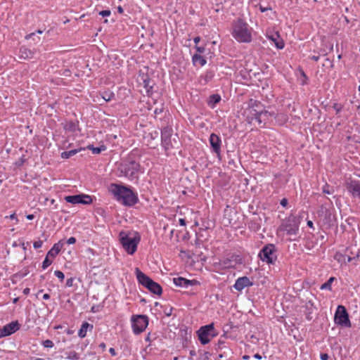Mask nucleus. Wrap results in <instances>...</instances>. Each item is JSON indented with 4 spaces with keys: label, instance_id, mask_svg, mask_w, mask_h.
<instances>
[{
    "label": "nucleus",
    "instance_id": "43",
    "mask_svg": "<svg viewBox=\"0 0 360 360\" xmlns=\"http://www.w3.org/2000/svg\"><path fill=\"white\" fill-rule=\"evenodd\" d=\"M8 217L9 219H15V220H16V222H18V219H17V217H16V214H15V213H13V214H11V215H10L9 217Z\"/></svg>",
    "mask_w": 360,
    "mask_h": 360
},
{
    "label": "nucleus",
    "instance_id": "42",
    "mask_svg": "<svg viewBox=\"0 0 360 360\" xmlns=\"http://www.w3.org/2000/svg\"><path fill=\"white\" fill-rule=\"evenodd\" d=\"M328 359V355L327 354H321V360H327Z\"/></svg>",
    "mask_w": 360,
    "mask_h": 360
},
{
    "label": "nucleus",
    "instance_id": "10",
    "mask_svg": "<svg viewBox=\"0 0 360 360\" xmlns=\"http://www.w3.org/2000/svg\"><path fill=\"white\" fill-rule=\"evenodd\" d=\"M133 332L139 334L145 330L148 325V319L145 315H133L131 318Z\"/></svg>",
    "mask_w": 360,
    "mask_h": 360
},
{
    "label": "nucleus",
    "instance_id": "36",
    "mask_svg": "<svg viewBox=\"0 0 360 360\" xmlns=\"http://www.w3.org/2000/svg\"><path fill=\"white\" fill-rule=\"evenodd\" d=\"M99 14L101 15H102L103 17H107V16H109L110 15V11H109V10H103V11H101L99 13Z\"/></svg>",
    "mask_w": 360,
    "mask_h": 360
},
{
    "label": "nucleus",
    "instance_id": "21",
    "mask_svg": "<svg viewBox=\"0 0 360 360\" xmlns=\"http://www.w3.org/2000/svg\"><path fill=\"white\" fill-rule=\"evenodd\" d=\"M33 56V53L31 50L26 47H21L20 49V56L24 59L31 58Z\"/></svg>",
    "mask_w": 360,
    "mask_h": 360
},
{
    "label": "nucleus",
    "instance_id": "30",
    "mask_svg": "<svg viewBox=\"0 0 360 360\" xmlns=\"http://www.w3.org/2000/svg\"><path fill=\"white\" fill-rule=\"evenodd\" d=\"M89 148L92 150L94 154H98L101 151L104 150L105 148L104 146L101 147H89Z\"/></svg>",
    "mask_w": 360,
    "mask_h": 360
},
{
    "label": "nucleus",
    "instance_id": "29",
    "mask_svg": "<svg viewBox=\"0 0 360 360\" xmlns=\"http://www.w3.org/2000/svg\"><path fill=\"white\" fill-rule=\"evenodd\" d=\"M115 96V94L110 91H105L103 93L102 98L105 101H111Z\"/></svg>",
    "mask_w": 360,
    "mask_h": 360
},
{
    "label": "nucleus",
    "instance_id": "18",
    "mask_svg": "<svg viewBox=\"0 0 360 360\" xmlns=\"http://www.w3.org/2000/svg\"><path fill=\"white\" fill-rule=\"evenodd\" d=\"M348 191L354 198H360V181H352L348 186Z\"/></svg>",
    "mask_w": 360,
    "mask_h": 360
},
{
    "label": "nucleus",
    "instance_id": "14",
    "mask_svg": "<svg viewBox=\"0 0 360 360\" xmlns=\"http://www.w3.org/2000/svg\"><path fill=\"white\" fill-rule=\"evenodd\" d=\"M209 141L211 146L212 152L215 153L219 157L221 154V138L218 135L212 133L210 136Z\"/></svg>",
    "mask_w": 360,
    "mask_h": 360
},
{
    "label": "nucleus",
    "instance_id": "63",
    "mask_svg": "<svg viewBox=\"0 0 360 360\" xmlns=\"http://www.w3.org/2000/svg\"><path fill=\"white\" fill-rule=\"evenodd\" d=\"M351 260H352V258L350 257H348L347 259V262H351Z\"/></svg>",
    "mask_w": 360,
    "mask_h": 360
},
{
    "label": "nucleus",
    "instance_id": "33",
    "mask_svg": "<svg viewBox=\"0 0 360 360\" xmlns=\"http://www.w3.org/2000/svg\"><path fill=\"white\" fill-rule=\"evenodd\" d=\"M42 345L44 347H46V348H51L53 347V342L50 340H44L43 342H42Z\"/></svg>",
    "mask_w": 360,
    "mask_h": 360
},
{
    "label": "nucleus",
    "instance_id": "60",
    "mask_svg": "<svg viewBox=\"0 0 360 360\" xmlns=\"http://www.w3.org/2000/svg\"><path fill=\"white\" fill-rule=\"evenodd\" d=\"M30 360H44V359H41V358H32Z\"/></svg>",
    "mask_w": 360,
    "mask_h": 360
},
{
    "label": "nucleus",
    "instance_id": "50",
    "mask_svg": "<svg viewBox=\"0 0 360 360\" xmlns=\"http://www.w3.org/2000/svg\"><path fill=\"white\" fill-rule=\"evenodd\" d=\"M50 298V295L47 293H45L44 295H43V299L45 300H47Z\"/></svg>",
    "mask_w": 360,
    "mask_h": 360
},
{
    "label": "nucleus",
    "instance_id": "44",
    "mask_svg": "<svg viewBox=\"0 0 360 360\" xmlns=\"http://www.w3.org/2000/svg\"><path fill=\"white\" fill-rule=\"evenodd\" d=\"M162 112V108H155L154 110V113L155 115L160 114Z\"/></svg>",
    "mask_w": 360,
    "mask_h": 360
},
{
    "label": "nucleus",
    "instance_id": "8",
    "mask_svg": "<svg viewBox=\"0 0 360 360\" xmlns=\"http://www.w3.org/2000/svg\"><path fill=\"white\" fill-rule=\"evenodd\" d=\"M197 333L198 339L202 345L209 343L211 339L217 335L214 328V323H210L200 327Z\"/></svg>",
    "mask_w": 360,
    "mask_h": 360
},
{
    "label": "nucleus",
    "instance_id": "48",
    "mask_svg": "<svg viewBox=\"0 0 360 360\" xmlns=\"http://www.w3.org/2000/svg\"><path fill=\"white\" fill-rule=\"evenodd\" d=\"M193 41H194V43H195V44H197L200 41V37H195V38H194V39H193Z\"/></svg>",
    "mask_w": 360,
    "mask_h": 360
},
{
    "label": "nucleus",
    "instance_id": "59",
    "mask_svg": "<svg viewBox=\"0 0 360 360\" xmlns=\"http://www.w3.org/2000/svg\"><path fill=\"white\" fill-rule=\"evenodd\" d=\"M243 359H245V360H248L250 359V356H248V355H245V356H243Z\"/></svg>",
    "mask_w": 360,
    "mask_h": 360
},
{
    "label": "nucleus",
    "instance_id": "27",
    "mask_svg": "<svg viewBox=\"0 0 360 360\" xmlns=\"http://www.w3.org/2000/svg\"><path fill=\"white\" fill-rule=\"evenodd\" d=\"M334 279H335V278L330 277L328 280V281H326V283H324L323 284L321 285V290H331V285H332V283L334 281Z\"/></svg>",
    "mask_w": 360,
    "mask_h": 360
},
{
    "label": "nucleus",
    "instance_id": "37",
    "mask_svg": "<svg viewBox=\"0 0 360 360\" xmlns=\"http://www.w3.org/2000/svg\"><path fill=\"white\" fill-rule=\"evenodd\" d=\"M75 242H76V238L75 237H70L67 240V243L68 245L74 244V243H75Z\"/></svg>",
    "mask_w": 360,
    "mask_h": 360
},
{
    "label": "nucleus",
    "instance_id": "53",
    "mask_svg": "<svg viewBox=\"0 0 360 360\" xmlns=\"http://www.w3.org/2000/svg\"><path fill=\"white\" fill-rule=\"evenodd\" d=\"M254 358L259 360V359H262V356L260 354H255L254 355Z\"/></svg>",
    "mask_w": 360,
    "mask_h": 360
},
{
    "label": "nucleus",
    "instance_id": "1",
    "mask_svg": "<svg viewBox=\"0 0 360 360\" xmlns=\"http://www.w3.org/2000/svg\"><path fill=\"white\" fill-rule=\"evenodd\" d=\"M109 191L118 201L124 205L132 206L138 201L136 194L129 187L112 184L109 187Z\"/></svg>",
    "mask_w": 360,
    "mask_h": 360
},
{
    "label": "nucleus",
    "instance_id": "17",
    "mask_svg": "<svg viewBox=\"0 0 360 360\" xmlns=\"http://www.w3.org/2000/svg\"><path fill=\"white\" fill-rule=\"evenodd\" d=\"M252 283L247 276L238 278L233 285L236 290L241 291L245 287L252 285Z\"/></svg>",
    "mask_w": 360,
    "mask_h": 360
},
{
    "label": "nucleus",
    "instance_id": "23",
    "mask_svg": "<svg viewBox=\"0 0 360 360\" xmlns=\"http://www.w3.org/2000/svg\"><path fill=\"white\" fill-rule=\"evenodd\" d=\"M81 150H82V148H80L79 149H74V150H71L69 151H64L61 153L60 156L62 158L68 159V158H71L72 156L76 155L78 152H79Z\"/></svg>",
    "mask_w": 360,
    "mask_h": 360
},
{
    "label": "nucleus",
    "instance_id": "46",
    "mask_svg": "<svg viewBox=\"0 0 360 360\" xmlns=\"http://www.w3.org/2000/svg\"><path fill=\"white\" fill-rule=\"evenodd\" d=\"M109 352L112 356L116 355V352L114 348H110Z\"/></svg>",
    "mask_w": 360,
    "mask_h": 360
},
{
    "label": "nucleus",
    "instance_id": "32",
    "mask_svg": "<svg viewBox=\"0 0 360 360\" xmlns=\"http://www.w3.org/2000/svg\"><path fill=\"white\" fill-rule=\"evenodd\" d=\"M52 263V261L49 259V257H46L44 259L43 263H42V268L44 269H46L48 266H49Z\"/></svg>",
    "mask_w": 360,
    "mask_h": 360
},
{
    "label": "nucleus",
    "instance_id": "3",
    "mask_svg": "<svg viewBox=\"0 0 360 360\" xmlns=\"http://www.w3.org/2000/svg\"><path fill=\"white\" fill-rule=\"evenodd\" d=\"M233 37L240 43H249L252 41V28L243 20H238L233 26Z\"/></svg>",
    "mask_w": 360,
    "mask_h": 360
},
{
    "label": "nucleus",
    "instance_id": "15",
    "mask_svg": "<svg viewBox=\"0 0 360 360\" xmlns=\"http://www.w3.org/2000/svg\"><path fill=\"white\" fill-rule=\"evenodd\" d=\"M20 328V324L17 321H12L0 328V338L10 335L16 332Z\"/></svg>",
    "mask_w": 360,
    "mask_h": 360
},
{
    "label": "nucleus",
    "instance_id": "6",
    "mask_svg": "<svg viewBox=\"0 0 360 360\" xmlns=\"http://www.w3.org/2000/svg\"><path fill=\"white\" fill-rule=\"evenodd\" d=\"M136 275L139 283L151 292L158 295H160L162 294V290L161 286L141 271L138 268L136 269Z\"/></svg>",
    "mask_w": 360,
    "mask_h": 360
},
{
    "label": "nucleus",
    "instance_id": "55",
    "mask_svg": "<svg viewBox=\"0 0 360 360\" xmlns=\"http://www.w3.org/2000/svg\"><path fill=\"white\" fill-rule=\"evenodd\" d=\"M307 225H308V226H309L310 228H314L313 222H312L311 221H310V220H309V221H307Z\"/></svg>",
    "mask_w": 360,
    "mask_h": 360
},
{
    "label": "nucleus",
    "instance_id": "9",
    "mask_svg": "<svg viewBox=\"0 0 360 360\" xmlns=\"http://www.w3.org/2000/svg\"><path fill=\"white\" fill-rule=\"evenodd\" d=\"M260 259L267 264H274L277 259L276 248L273 244H269L262 248L259 253Z\"/></svg>",
    "mask_w": 360,
    "mask_h": 360
},
{
    "label": "nucleus",
    "instance_id": "22",
    "mask_svg": "<svg viewBox=\"0 0 360 360\" xmlns=\"http://www.w3.org/2000/svg\"><path fill=\"white\" fill-rule=\"evenodd\" d=\"M192 60L194 65L199 64L200 66H203L206 64V60L199 54L193 55Z\"/></svg>",
    "mask_w": 360,
    "mask_h": 360
},
{
    "label": "nucleus",
    "instance_id": "52",
    "mask_svg": "<svg viewBox=\"0 0 360 360\" xmlns=\"http://www.w3.org/2000/svg\"><path fill=\"white\" fill-rule=\"evenodd\" d=\"M311 58L312 60H314V61H318L319 59V56H313L311 57Z\"/></svg>",
    "mask_w": 360,
    "mask_h": 360
},
{
    "label": "nucleus",
    "instance_id": "49",
    "mask_svg": "<svg viewBox=\"0 0 360 360\" xmlns=\"http://www.w3.org/2000/svg\"><path fill=\"white\" fill-rule=\"evenodd\" d=\"M30 288H25V289L23 290V293H24L25 295H28V294L30 293Z\"/></svg>",
    "mask_w": 360,
    "mask_h": 360
},
{
    "label": "nucleus",
    "instance_id": "40",
    "mask_svg": "<svg viewBox=\"0 0 360 360\" xmlns=\"http://www.w3.org/2000/svg\"><path fill=\"white\" fill-rule=\"evenodd\" d=\"M196 50L198 53H202L205 51V48L201 46H196Z\"/></svg>",
    "mask_w": 360,
    "mask_h": 360
},
{
    "label": "nucleus",
    "instance_id": "31",
    "mask_svg": "<svg viewBox=\"0 0 360 360\" xmlns=\"http://www.w3.org/2000/svg\"><path fill=\"white\" fill-rule=\"evenodd\" d=\"M67 359L70 360H77L79 359V355L75 352H70Z\"/></svg>",
    "mask_w": 360,
    "mask_h": 360
},
{
    "label": "nucleus",
    "instance_id": "41",
    "mask_svg": "<svg viewBox=\"0 0 360 360\" xmlns=\"http://www.w3.org/2000/svg\"><path fill=\"white\" fill-rule=\"evenodd\" d=\"M342 258L344 259V260L345 261V257L342 255H336L335 256V259H338L339 262L342 260Z\"/></svg>",
    "mask_w": 360,
    "mask_h": 360
},
{
    "label": "nucleus",
    "instance_id": "34",
    "mask_svg": "<svg viewBox=\"0 0 360 360\" xmlns=\"http://www.w3.org/2000/svg\"><path fill=\"white\" fill-rule=\"evenodd\" d=\"M54 274L60 281H63L64 279V278H65L64 274L62 271H59V270L55 271Z\"/></svg>",
    "mask_w": 360,
    "mask_h": 360
},
{
    "label": "nucleus",
    "instance_id": "64",
    "mask_svg": "<svg viewBox=\"0 0 360 360\" xmlns=\"http://www.w3.org/2000/svg\"><path fill=\"white\" fill-rule=\"evenodd\" d=\"M37 33H39V34H41V33L43 32V31H41V30H37Z\"/></svg>",
    "mask_w": 360,
    "mask_h": 360
},
{
    "label": "nucleus",
    "instance_id": "45",
    "mask_svg": "<svg viewBox=\"0 0 360 360\" xmlns=\"http://www.w3.org/2000/svg\"><path fill=\"white\" fill-rule=\"evenodd\" d=\"M179 221L181 226H186V220L184 219L181 218Z\"/></svg>",
    "mask_w": 360,
    "mask_h": 360
},
{
    "label": "nucleus",
    "instance_id": "24",
    "mask_svg": "<svg viewBox=\"0 0 360 360\" xmlns=\"http://www.w3.org/2000/svg\"><path fill=\"white\" fill-rule=\"evenodd\" d=\"M221 100V97L218 94H213L210 96L208 104L210 107L214 108L217 103Z\"/></svg>",
    "mask_w": 360,
    "mask_h": 360
},
{
    "label": "nucleus",
    "instance_id": "35",
    "mask_svg": "<svg viewBox=\"0 0 360 360\" xmlns=\"http://www.w3.org/2000/svg\"><path fill=\"white\" fill-rule=\"evenodd\" d=\"M43 242L41 240L35 241L33 246L35 249H38L42 246Z\"/></svg>",
    "mask_w": 360,
    "mask_h": 360
},
{
    "label": "nucleus",
    "instance_id": "12",
    "mask_svg": "<svg viewBox=\"0 0 360 360\" xmlns=\"http://www.w3.org/2000/svg\"><path fill=\"white\" fill-rule=\"evenodd\" d=\"M172 129L169 127L163 128L161 131L162 142L166 148H174L176 143L175 137L172 139Z\"/></svg>",
    "mask_w": 360,
    "mask_h": 360
},
{
    "label": "nucleus",
    "instance_id": "28",
    "mask_svg": "<svg viewBox=\"0 0 360 360\" xmlns=\"http://www.w3.org/2000/svg\"><path fill=\"white\" fill-rule=\"evenodd\" d=\"M210 79L211 76L208 73H206L200 77L199 83L202 85H205Z\"/></svg>",
    "mask_w": 360,
    "mask_h": 360
},
{
    "label": "nucleus",
    "instance_id": "58",
    "mask_svg": "<svg viewBox=\"0 0 360 360\" xmlns=\"http://www.w3.org/2000/svg\"><path fill=\"white\" fill-rule=\"evenodd\" d=\"M174 229H172V230L170 231V233H169V236H170V238H172V236H173V234H174Z\"/></svg>",
    "mask_w": 360,
    "mask_h": 360
},
{
    "label": "nucleus",
    "instance_id": "26",
    "mask_svg": "<svg viewBox=\"0 0 360 360\" xmlns=\"http://www.w3.org/2000/svg\"><path fill=\"white\" fill-rule=\"evenodd\" d=\"M76 124L73 122H67L64 124L63 128L66 131H75Z\"/></svg>",
    "mask_w": 360,
    "mask_h": 360
},
{
    "label": "nucleus",
    "instance_id": "7",
    "mask_svg": "<svg viewBox=\"0 0 360 360\" xmlns=\"http://www.w3.org/2000/svg\"><path fill=\"white\" fill-rule=\"evenodd\" d=\"M300 224L299 218L295 216H290L282 224L281 230L285 231L288 236H297L299 232Z\"/></svg>",
    "mask_w": 360,
    "mask_h": 360
},
{
    "label": "nucleus",
    "instance_id": "4",
    "mask_svg": "<svg viewBox=\"0 0 360 360\" xmlns=\"http://www.w3.org/2000/svg\"><path fill=\"white\" fill-rule=\"evenodd\" d=\"M120 240L124 250L129 254L133 255L137 250L141 237L137 232L121 231Z\"/></svg>",
    "mask_w": 360,
    "mask_h": 360
},
{
    "label": "nucleus",
    "instance_id": "5",
    "mask_svg": "<svg viewBox=\"0 0 360 360\" xmlns=\"http://www.w3.org/2000/svg\"><path fill=\"white\" fill-rule=\"evenodd\" d=\"M118 176H124L130 181H137L141 172L139 163L135 161H127L118 168Z\"/></svg>",
    "mask_w": 360,
    "mask_h": 360
},
{
    "label": "nucleus",
    "instance_id": "47",
    "mask_svg": "<svg viewBox=\"0 0 360 360\" xmlns=\"http://www.w3.org/2000/svg\"><path fill=\"white\" fill-rule=\"evenodd\" d=\"M72 278L68 279L67 281L66 285L70 287L72 285Z\"/></svg>",
    "mask_w": 360,
    "mask_h": 360
},
{
    "label": "nucleus",
    "instance_id": "38",
    "mask_svg": "<svg viewBox=\"0 0 360 360\" xmlns=\"http://www.w3.org/2000/svg\"><path fill=\"white\" fill-rule=\"evenodd\" d=\"M271 8L270 7H264L262 6V5L259 6V10L261 12L264 13L268 10H270Z\"/></svg>",
    "mask_w": 360,
    "mask_h": 360
},
{
    "label": "nucleus",
    "instance_id": "57",
    "mask_svg": "<svg viewBox=\"0 0 360 360\" xmlns=\"http://www.w3.org/2000/svg\"><path fill=\"white\" fill-rule=\"evenodd\" d=\"M117 11L120 13H123V8L121 6H118Z\"/></svg>",
    "mask_w": 360,
    "mask_h": 360
},
{
    "label": "nucleus",
    "instance_id": "62",
    "mask_svg": "<svg viewBox=\"0 0 360 360\" xmlns=\"http://www.w3.org/2000/svg\"><path fill=\"white\" fill-rule=\"evenodd\" d=\"M356 256H357L358 259H359V261H360V250H359V252H358V254H357V255H356Z\"/></svg>",
    "mask_w": 360,
    "mask_h": 360
},
{
    "label": "nucleus",
    "instance_id": "13",
    "mask_svg": "<svg viewBox=\"0 0 360 360\" xmlns=\"http://www.w3.org/2000/svg\"><path fill=\"white\" fill-rule=\"evenodd\" d=\"M65 200L67 202L71 204H83L89 205L92 202V198L91 196L85 194L75 195H68L65 197Z\"/></svg>",
    "mask_w": 360,
    "mask_h": 360
},
{
    "label": "nucleus",
    "instance_id": "56",
    "mask_svg": "<svg viewBox=\"0 0 360 360\" xmlns=\"http://www.w3.org/2000/svg\"><path fill=\"white\" fill-rule=\"evenodd\" d=\"M34 33H31L28 35L26 36V39H30L32 37L34 36Z\"/></svg>",
    "mask_w": 360,
    "mask_h": 360
},
{
    "label": "nucleus",
    "instance_id": "39",
    "mask_svg": "<svg viewBox=\"0 0 360 360\" xmlns=\"http://www.w3.org/2000/svg\"><path fill=\"white\" fill-rule=\"evenodd\" d=\"M288 204V200L285 199V198H283L281 200V205L283 206V207H285Z\"/></svg>",
    "mask_w": 360,
    "mask_h": 360
},
{
    "label": "nucleus",
    "instance_id": "2",
    "mask_svg": "<svg viewBox=\"0 0 360 360\" xmlns=\"http://www.w3.org/2000/svg\"><path fill=\"white\" fill-rule=\"evenodd\" d=\"M248 108L245 110V112L248 115H252L250 117L251 122L255 120L259 124L262 123L265 124L270 117L274 116V112H269L268 111L259 110L261 104L259 101L250 99L248 103Z\"/></svg>",
    "mask_w": 360,
    "mask_h": 360
},
{
    "label": "nucleus",
    "instance_id": "11",
    "mask_svg": "<svg viewBox=\"0 0 360 360\" xmlns=\"http://www.w3.org/2000/svg\"><path fill=\"white\" fill-rule=\"evenodd\" d=\"M334 320L335 323L344 327H350L351 322L349 319L348 313L345 307L342 305H339L335 313Z\"/></svg>",
    "mask_w": 360,
    "mask_h": 360
},
{
    "label": "nucleus",
    "instance_id": "16",
    "mask_svg": "<svg viewBox=\"0 0 360 360\" xmlns=\"http://www.w3.org/2000/svg\"><path fill=\"white\" fill-rule=\"evenodd\" d=\"M173 283L176 286L184 288H188L190 285H199V282L196 280H188L183 277L173 278Z\"/></svg>",
    "mask_w": 360,
    "mask_h": 360
},
{
    "label": "nucleus",
    "instance_id": "54",
    "mask_svg": "<svg viewBox=\"0 0 360 360\" xmlns=\"http://www.w3.org/2000/svg\"><path fill=\"white\" fill-rule=\"evenodd\" d=\"M323 193H327V194L331 193V192L326 188H323Z\"/></svg>",
    "mask_w": 360,
    "mask_h": 360
},
{
    "label": "nucleus",
    "instance_id": "19",
    "mask_svg": "<svg viewBox=\"0 0 360 360\" xmlns=\"http://www.w3.org/2000/svg\"><path fill=\"white\" fill-rule=\"evenodd\" d=\"M267 37L274 43L275 46L278 49H282L284 47V42L278 32H276L271 35L268 34Z\"/></svg>",
    "mask_w": 360,
    "mask_h": 360
},
{
    "label": "nucleus",
    "instance_id": "61",
    "mask_svg": "<svg viewBox=\"0 0 360 360\" xmlns=\"http://www.w3.org/2000/svg\"><path fill=\"white\" fill-rule=\"evenodd\" d=\"M100 347H102L103 349H105V343H101V344L100 345Z\"/></svg>",
    "mask_w": 360,
    "mask_h": 360
},
{
    "label": "nucleus",
    "instance_id": "20",
    "mask_svg": "<svg viewBox=\"0 0 360 360\" xmlns=\"http://www.w3.org/2000/svg\"><path fill=\"white\" fill-rule=\"evenodd\" d=\"M89 328H92L93 326L90 325L87 322L83 323L80 329L79 330L78 336L81 338H84L86 335V331Z\"/></svg>",
    "mask_w": 360,
    "mask_h": 360
},
{
    "label": "nucleus",
    "instance_id": "25",
    "mask_svg": "<svg viewBox=\"0 0 360 360\" xmlns=\"http://www.w3.org/2000/svg\"><path fill=\"white\" fill-rule=\"evenodd\" d=\"M60 247L59 244H55L53 248L48 252L47 257H55L60 252Z\"/></svg>",
    "mask_w": 360,
    "mask_h": 360
},
{
    "label": "nucleus",
    "instance_id": "51",
    "mask_svg": "<svg viewBox=\"0 0 360 360\" xmlns=\"http://www.w3.org/2000/svg\"><path fill=\"white\" fill-rule=\"evenodd\" d=\"M27 219L29 220H32L34 218V214H28L26 216Z\"/></svg>",
    "mask_w": 360,
    "mask_h": 360
}]
</instances>
